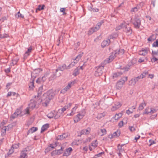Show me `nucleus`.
<instances>
[{
  "mask_svg": "<svg viewBox=\"0 0 158 158\" xmlns=\"http://www.w3.org/2000/svg\"><path fill=\"white\" fill-rule=\"evenodd\" d=\"M32 50V47H30L28 48L27 51L26 52L24 55V59H26L30 55V53L31 52Z\"/></svg>",
  "mask_w": 158,
  "mask_h": 158,
  "instance_id": "nucleus-21",
  "label": "nucleus"
},
{
  "mask_svg": "<svg viewBox=\"0 0 158 158\" xmlns=\"http://www.w3.org/2000/svg\"><path fill=\"white\" fill-rule=\"evenodd\" d=\"M18 61V60L17 59H16V60H12V63L10 64L11 65H14V64H16L17 63Z\"/></svg>",
  "mask_w": 158,
  "mask_h": 158,
  "instance_id": "nucleus-56",
  "label": "nucleus"
},
{
  "mask_svg": "<svg viewBox=\"0 0 158 158\" xmlns=\"http://www.w3.org/2000/svg\"><path fill=\"white\" fill-rule=\"evenodd\" d=\"M151 61L152 62H154L155 61H156L158 59L154 57H153V58L151 59Z\"/></svg>",
  "mask_w": 158,
  "mask_h": 158,
  "instance_id": "nucleus-63",
  "label": "nucleus"
},
{
  "mask_svg": "<svg viewBox=\"0 0 158 158\" xmlns=\"http://www.w3.org/2000/svg\"><path fill=\"white\" fill-rule=\"evenodd\" d=\"M85 115V113L84 112L78 114L77 115L75 116L74 118V121L77 123Z\"/></svg>",
  "mask_w": 158,
  "mask_h": 158,
  "instance_id": "nucleus-8",
  "label": "nucleus"
},
{
  "mask_svg": "<svg viewBox=\"0 0 158 158\" xmlns=\"http://www.w3.org/2000/svg\"><path fill=\"white\" fill-rule=\"evenodd\" d=\"M19 94H17L15 92H8L7 94V97H10L11 96H15L16 98H17L19 96Z\"/></svg>",
  "mask_w": 158,
  "mask_h": 158,
  "instance_id": "nucleus-27",
  "label": "nucleus"
},
{
  "mask_svg": "<svg viewBox=\"0 0 158 158\" xmlns=\"http://www.w3.org/2000/svg\"><path fill=\"white\" fill-rule=\"evenodd\" d=\"M115 133H113V134H110L108 135V137L110 139H111L114 137H115L114 136Z\"/></svg>",
  "mask_w": 158,
  "mask_h": 158,
  "instance_id": "nucleus-59",
  "label": "nucleus"
},
{
  "mask_svg": "<svg viewBox=\"0 0 158 158\" xmlns=\"http://www.w3.org/2000/svg\"><path fill=\"white\" fill-rule=\"evenodd\" d=\"M36 102L33 100H31L29 104L28 107L30 109H32L34 108L36 106Z\"/></svg>",
  "mask_w": 158,
  "mask_h": 158,
  "instance_id": "nucleus-17",
  "label": "nucleus"
},
{
  "mask_svg": "<svg viewBox=\"0 0 158 158\" xmlns=\"http://www.w3.org/2000/svg\"><path fill=\"white\" fill-rule=\"evenodd\" d=\"M104 153V152H101L95 155V157L97 158L101 156Z\"/></svg>",
  "mask_w": 158,
  "mask_h": 158,
  "instance_id": "nucleus-61",
  "label": "nucleus"
},
{
  "mask_svg": "<svg viewBox=\"0 0 158 158\" xmlns=\"http://www.w3.org/2000/svg\"><path fill=\"white\" fill-rule=\"evenodd\" d=\"M19 147V144H15L13 145L11 148H17Z\"/></svg>",
  "mask_w": 158,
  "mask_h": 158,
  "instance_id": "nucleus-62",
  "label": "nucleus"
},
{
  "mask_svg": "<svg viewBox=\"0 0 158 158\" xmlns=\"http://www.w3.org/2000/svg\"><path fill=\"white\" fill-rule=\"evenodd\" d=\"M49 127L48 124H45L41 128V132L42 133L46 130Z\"/></svg>",
  "mask_w": 158,
  "mask_h": 158,
  "instance_id": "nucleus-33",
  "label": "nucleus"
},
{
  "mask_svg": "<svg viewBox=\"0 0 158 158\" xmlns=\"http://www.w3.org/2000/svg\"><path fill=\"white\" fill-rule=\"evenodd\" d=\"M117 36V35L116 34H112L110 36L109 39L115 38Z\"/></svg>",
  "mask_w": 158,
  "mask_h": 158,
  "instance_id": "nucleus-52",
  "label": "nucleus"
},
{
  "mask_svg": "<svg viewBox=\"0 0 158 158\" xmlns=\"http://www.w3.org/2000/svg\"><path fill=\"white\" fill-rule=\"evenodd\" d=\"M14 149H10L9 150L8 152L7 153V154L5 155V157L6 158L8 157L9 156L13 153L14 152Z\"/></svg>",
  "mask_w": 158,
  "mask_h": 158,
  "instance_id": "nucleus-32",
  "label": "nucleus"
},
{
  "mask_svg": "<svg viewBox=\"0 0 158 158\" xmlns=\"http://www.w3.org/2000/svg\"><path fill=\"white\" fill-rule=\"evenodd\" d=\"M157 111H158V106H148L143 111V114L151 115L156 113Z\"/></svg>",
  "mask_w": 158,
  "mask_h": 158,
  "instance_id": "nucleus-2",
  "label": "nucleus"
},
{
  "mask_svg": "<svg viewBox=\"0 0 158 158\" xmlns=\"http://www.w3.org/2000/svg\"><path fill=\"white\" fill-rule=\"evenodd\" d=\"M133 24L136 28H139L141 25L140 20L139 19L135 18V19L134 22H133Z\"/></svg>",
  "mask_w": 158,
  "mask_h": 158,
  "instance_id": "nucleus-13",
  "label": "nucleus"
},
{
  "mask_svg": "<svg viewBox=\"0 0 158 158\" xmlns=\"http://www.w3.org/2000/svg\"><path fill=\"white\" fill-rule=\"evenodd\" d=\"M70 68V67H69V66L67 67L65 64H64L62 66L58 67V69H56V71L57 72L58 70L63 71L65 69H69Z\"/></svg>",
  "mask_w": 158,
  "mask_h": 158,
  "instance_id": "nucleus-20",
  "label": "nucleus"
},
{
  "mask_svg": "<svg viewBox=\"0 0 158 158\" xmlns=\"http://www.w3.org/2000/svg\"><path fill=\"white\" fill-rule=\"evenodd\" d=\"M110 39H108L106 40H104L101 44V46L102 48L108 46L110 44Z\"/></svg>",
  "mask_w": 158,
  "mask_h": 158,
  "instance_id": "nucleus-16",
  "label": "nucleus"
},
{
  "mask_svg": "<svg viewBox=\"0 0 158 158\" xmlns=\"http://www.w3.org/2000/svg\"><path fill=\"white\" fill-rule=\"evenodd\" d=\"M55 111H52L48 114L47 115V117L50 118H55Z\"/></svg>",
  "mask_w": 158,
  "mask_h": 158,
  "instance_id": "nucleus-30",
  "label": "nucleus"
},
{
  "mask_svg": "<svg viewBox=\"0 0 158 158\" xmlns=\"http://www.w3.org/2000/svg\"><path fill=\"white\" fill-rule=\"evenodd\" d=\"M27 150L23 151H21L20 156V158H25L27 157V154L26 152Z\"/></svg>",
  "mask_w": 158,
  "mask_h": 158,
  "instance_id": "nucleus-24",
  "label": "nucleus"
},
{
  "mask_svg": "<svg viewBox=\"0 0 158 158\" xmlns=\"http://www.w3.org/2000/svg\"><path fill=\"white\" fill-rule=\"evenodd\" d=\"M148 51L149 50L148 48H142L139 51V54L140 55L144 56L148 54Z\"/></svg>",
  "mask_w": 158,
  "mask_h": 158,
  "instance_id": "nucleus-12",
  "label": "nucleus"
},
{
  "mask_svg": "<svg viewBox=\"0 0 158 158\" xmlns=\"http://www.w3.org/2000/svg\"><path fill=\"white\" fill-rule=\"evenodd\" d=\"M156 37L155 35H152L148 39V40L149 41H151L153 40L156 39Z\"/></svg>",
  "mask_w": 158,
  "mask_h": 158,
  "instance_id": "nucleus-43",
  "label": "nucleus"
},
{
  "mask_svg": "<svg viewBox=\"0 0 158 158\" xmlns=\"http://www.w3.org/2000/svg\"><path fill=\"white\" fill-rule=\"evenodd\" d=\"M133 110H131V109H130L129 108L128 110H127L126 111V113L129 115V114H132V113H133Z\"/></svg>",
  "mask_w": 158,
  "mask_h": 158,
  "instance_id": "nucleus-54",
  "label": "nucleus"
},
{
  "mask_svg": "<svg viewBox=\"0 0 158 158\" xmlns=\"http://www.w3.org/2000/svg\"><path fill=\"white\" fill-rule=\"evenodd\" d=\"M61 112V111L60 110H59L57 112L55 111V119L58 118L63 115Z\"/></svg>",
  "mask_w": 158,
  "mask_h": 158,
  "instance_id": "nucleus-23",
  "label": "nucleus"
},
{
  "mask_svg": "<svg viewBox=\"0 0 158 158\" xmlns=\"http://www.w3.org/2000/svg\"><path fill=\"white\" fill-rule=\"evenodd\" d=\"M63 149H60L58 150H57V155H59L63 152Z\"/></svg>",
  "mask_w": 158,
  "mask_h": 158,
  "instance_id": "nucleus-51",
  "label": "nucleus"
},
{
  "mask_svg": "<svg viewBox=\"0 0 158 158\" xmlns=\"http://www.w3.org/2000/svg\"><path fill=\"white\" fill-rule=\"evenodd\" d=\"M79 73V69L78 68H76L74 70L73 75L74 76H76L77 75H78Z\"/></svg>",
  "mask_w": 158,
  "mask_h": 158,
  "instance_id": "nucleus-39",
  "label": "nucleus"
},
{
  "mask_svg": "<svg viewBox=\"0 0 158 158\" xmlns=\"http://www.w3.org/2000/svg\"><path fill=\"white\" fill-rule=\"evenodd\" d=\"M146 105V104L145 102H141L139 104V106L138 108V110L139 111H141L142 110Z\"/></svg>",
  "mask_w": 158,
  "mask_h": 158,
  "instance_id": "nucleus-22",
  "label": "nucleus"
},
{
  "mask_svg": "<svg viewBox=\"0 0 158 158\" xmlns=\"http://www.w3.org/2000/svg\"><path fill=\"white\" fill-rule=\"evenodd\" d=\"M77 82L76 80H74L71 82H69L68 84V85L63 89L61 90V93H65L69 90L71 87L72 86L74 85Z\"/></svg>",
  "mask_w": 158,
  "mask_h": 158,
  "instance_id": "nucleus-6",
  "label": "nucleus"
},
{
  "mask_svg": "<svg viewBox=\"0 0 158 158\" xmlns=\"http://www.w3.org/2000/svg\"><path fill=\"white\" fill-rule=\"evenodd\" d=\"M124 124L123 122V121H120L118 124V126L120 127H122Z\"/></svg>",
  "mask_w": 158,
  "mask_h": 158,
  "instance_id": "nucleus-60",
  "label": "nucleus"
},
{
  "mask_svg": "<svg viewBox=\"0 0 158 158\" xmlns=\"http://www.w3.org/2000/svg\"><path fill=\"white\" fill-rule=\"evenodd\" d=\"M129 129L131 131H134L135 130V128L133 126L130 127Z\"/></svg>",
  "mask_w": 158,
  "mask_h": 158,
  "instance_id": "nucleus-64",
  "label": "nucleus"
},
{
  "mask_svg": "<svg viewBox=\"0 0 158 158\" xmlns=\"http://www.w3.org/2000/svg\"><path fill=\"white\" fill-rule=\"evenodd\" d=\"M15 17L16 18H22L23 19L24 17L23 15L19 11L17 14L15 15Z\"/></svg>",
  "mask_w": 158,
  "mask_h": 158,
  "instance_id": "nucleus-36",
  "label": "nucleus"
},
{
  "mask_svg": "<svg viewBox=\"0 0 158 158\" xmlns=\"http://www.w3.org/2000/svg\"><path fill=\"white\" fill-rule=\"evenodd\" d=\"M65 8H61L60 9V11L63 13V15H64L66 14L65 12Z\"/></svg>",
  "mask_w": 158,
  "mask_h": 158,
  "instance_id": "nucleus-50",
  "label": "nucleus"
},
{
  "mask_svg": "<svg viewBox=\"0 0 158 158\" xmlns=\"http://www.w3.org/2000/svg\"><path fill=\"white\" fill-rule=\"evenodd\" d=\"M148 74V72H143L139 76L137 77L138 78V80L139 79H143L146 77V75Z\"/></svg>",
  "mask_w": 158,
  "mask_h": 158,
  "instance_id": "nucleus-25",
  "label": "nucleus"
},
{
  "mask_svg": "<svg viewBox=\"0 0 158 158\" xmlns=\"http://www.w3.org/2000/svg\"><path fill=\"white\" fill-rule=\"evenodd\" d=\"M8 129V126H4L2 127L1 131L3 133H6L7 130Z\"/></svg>",
  "mask_w": 158,
  "mask_h": 158,
  "instance_id": "nucleus-45",
  "label": "nucleus"
},
{
  "mask_svg": "<svg viewBox=\"0 0 158 158\" xmlns=\"http://www.w3.org/2000/svg\"><path fill=\"white\" fill-rule=\"evenodd\" d=\"M51 154L52 156L57 155V150L53 151L52 152H51Z\"/></svg>",
  "mask_w": 158,
  "mask_h": 158,
  "instance_id": "nucleus-57",
  "label": "nucleus"
},
{
  "mask_svg": "<svg viewBox=\"0 0 158 158\" xmlns=\"http://www.w3.org/2000/svg\"><path fill=\"white\" fill-rule=\"evenodd\" d=\"M117 56V53L115 52H113L109 57L105 61V63H108L112 61Z\"/></svg>",
  "mask_w": 158,
  "mask_h": 158,
  "instance_id": "nucleus-7",
  "label": "nucleus"
},
{
  "mask_svg": "<svg viewBox=\"0 0 158 158\" xmlns=\"http://www.w3.org/2000/svg\"><path fill=\"white\" fill-rule=\"evenodd\" d=\"M91 131V129L90 127H88L86 129H84L81 130L80 131L81 135H89Z\"/></svg>",
  "mask_w": 158,
  "mask_h": 158,
  "instance_id": "nucleus-11",
  "label": "nucleus"
},
{
  "mask_svg": "<svg viewBox=\"0 0 158 158\" xmlns=\"http://www.w3.org/2000/svg\"><path fill=\"white\" fill-rule=\"evenodd\" d=\"M68 136V134H64L62 135H60L58 139L60 140H63L64 139L66 138Z\"/></svg>",
  "mask_w": 158,
  "mask_h": 158,
  "instance_id": "nucleus-34",
  "label": "nucleus"
},
{
  "mask_svg": "<svg viewBox=\"0 0 158 158\" xmlns=\"http://www.w3.org/2000/svg\"><path fill=\"white\" fill-rule=\"evenodd\" d=\"M31 109L28 107H27L23 111H22V114L21 116H23L25 115H29L30 114V110Z\"/></svg>",
  "mask_w": 158,
  "mask_h": 158,
  "instance_id": "nucleus-19",
  "label": "nucleus"
},
{
  "mask_svg": "<svg viewBox=\"0 0 158 158\" xmlns=\"http://www.w3.org/2000/svg\"><path fill=\"white\" fill-rule=\"evenodd\" d=\"M103 67L102 66H99L97 68V70L95 73V75L96 76H99L101 75L103 73Z\"/></svg>",
  "mask_w": 158,
  "mask_h": 158,
  "instance_id": "nucleus-10",
  "label": "nucleus"
},
{
  "mask_svg": "<svg viewBox=\"0 0 158 158\" xmlns=\"http://www.w3.org/2000/svg\"><path fill=\"white\" fill-rule=\"evenodd\" d=\"M54 94L52 90H50L44 94L42 97L40 102H42L44 106H47L50 101L53 98Z\"/></svg>",
  "mask_w": 158,
  "mask_h": 158,
  "instance_id": "nucleus-1",
  "label": "nucleus"
},
{
  "mask_svg": "<svg viewBox=\"0 0 158 158\" xmlns=\"http://www.w3.org/2000/svg\"><path fill=\"white\" fill-rule=\"evenodd\" d=\"M113 133L115 134V135L114 134V136L115 137H118L120 135V132L119 131H116L114 132Z\"/></svg>",
  "mask_w": 158,
  "mask_h": 158,
  "instance_id": "nucleus-55",
  "label": "nucleus"
},
{
  "mask_svg": "<svg viewBox=\"0 0 158 158\" xmlns=\"http://www.w3.org/2000/svg\"><path fill=\"white\" fill-rule=\"evenodd\" d=\"M152 46L155 47H158V41H156L154 42L152 44Z\"/></svg>",
  "mask_w": 158,
  "mask_h": 158,
  "instance_id": "nucleus-58",
  "label": "nucleus"
},
{
  "mask_svg": "<svg viewBox=\"0 0 158 158\" xmlns=\"http://www.w3.org/2000/svg\"><path fill=\"white\" fill-rule=\"evenodd\" d=\"M8 37V35L6 34H1L0 35V39H3L5 38H7Z\"/></svg>",
  "mask_w": 158,
  "mask_h": 158,
  "instance_id": "nucleus-49",
  "label": "nucleus"
},
{
  "mask_svg": "<svg viewBox=\"0 0 158 158\" xmlns=\"http://www.w3.org/2000/svg\"><path fill=\"white\" fill-rule=\"evenodd\" d=\"M79 104H75L74 106L71 109V112L68 113L67 114V115L69 116H73L76 113L77 110L79 107Z\"/></svg>",
  "mask_w": 158,
  "mask_h": 158,
  "instance_id": "nucleus-9",
  "label": "nucleus"
},
{
  "mask_svg": "<svg viewBox=\"0 0 158 158\" xmlns=\"http://www.w3.org/2000/svg\"><path fill=\"white\" fill-rule=\"evenodd\" d=\"M123 30L128 35H130L132 33V30L131 29L129 24L126 22L124 23V25L123 28Z\"/></svg>",
  "mask_w": 158,
  "mask_h": 158,
  "instance_id": "nucleus-5",
  "label": "nucleus"
},
{
  "mask_svg": "<svg viewBox=\"0 0 158 158\" xmlns=\"http://www.w3.org/2000/svg\"><path fill=\"white\" fill-rule=\"evenodd\" d=\"M115 52L117 53V55H122L124 53V51L123 49H120L118 51H116Z\"/></svg>",
  "mask_w": 158,
  "mask_h": 158,
  "instance_id": "nucleus-40",
  "label": "nucleus"
},
{
  "mask_svg": "<svg viewBox=\"0 0 158 158\" xmlns=\"http://www.w3.org/2000/svg\"><path fill=\"white\" fill-rule=\"evenodd\" d=\"M72 105V103H69L66 104L64 107L67 109L70 108Z\"/></svg>",
  "mask_w": 158,
  "mask_h": 158,
  "instance_id": "nucleus-47",
  "label": "nucleus"
},
{
  "mask_svg": "<svg viewBox=\"0 0 158 158\" xmlns=\"http://www.w3.org/2000/svg\"><path fill=\"white\" fill-rule=\"evenodd\" d=\"M81 142L80 140H75L72 143V145L73 146L76 145H78L81 143Z\"/></svg>",
  "mask_w": 158,
  "mask_h": 158,
  "instance_id": "nucleus-42",
  "label": "nucleus"
},
{
  "mask_svg": "<svg viewBox=\"0 0 158 158\" xmlns=\"http://www.w3.org/2000/svg\"><path fill=\"white\" fill-rule=\"evenodd\" d=\"M122 115L123 114L121 113L116 114L114 117V118L115 120H118L122 117Z\"/></svg>",
  "mask_w": 158,
  "mask_h": 158,
  "instance_id": "nucleus-29",
  "label": "nucleus"
},
{
  "mask_svg": "<svg viewBox=\"0 0 158 158\" xmlns=\"http://www.w3.org/2000/svg\"><path fill=\"white\" fill-rule=\"evenodd\" d=\"M149 146H151L153 144L156 143V142L155 141L152 140V139L149 140Z\"/></svg>",
  "mask_w": 158,
  "mask_h": 158,
  "instance_id": "nucleus-48",
  "label": "nucleus"
},
{
  "mask_svg": "<svg viewBox=\"0 0 158 158\" xmlns=\"http://www.w3.org/2000/svg\"><path fill=\"white\" fill-rule=\"evenodd\" d=\"M98 30L97 29V27H95L90 29L88 32V34L89 35H91L94 32L97 31Z\"/></svg>",
  "mask_w": 158,
  "mask_h": 158,
  "instance_id": "nucleus-26",
  "label": "nucleus"
},
{
  "mask_svg": "<svg viewBox=\"0 0 158 158\" xmlns=\"http://www.w3.org/2000/svg\"><path fill=\"white\" fill-rule=\"evenodd\" d=\"M98 143L97 140H95L91 144V146H90V148H96L98 145Z\"/></svg>",
  "mask_w": 158,
  "mask_h": 158,
  "instance_id": "nucleus-38",
  "label": "nucleus"
},
{
  "mask_svg": "<svg viewBox=\"0 0 158 158\" xmlns=\"http://www.w3.org/2000/svg\"><path fill=\"white\" fill-rule=\"evenodd\" d=\"M107 131L105 128H101L99 129L98 131V134L100 136H102L106 134Z\"/></svg>",
  "mask_w": 158,
  "mask_h": 158,
  "instance_id": "nucleus-15",
  "label": "nucleus"
},
{
  "mask_svg": "<svg viewBox=\"0 0 158 158\" xmlns=\"http://www.w3.org/2000/svg\"><path fill=\"white\" fill-rule=\"evenodd\" d=\"M125 23L124 22L123 23L121 24L118 26L116 27L115 28V30L116 31H118L120 30V29L123 30V26L124 25V23Z\"/></svg>",
  "mask_w": 158,
  "mask_h": 158,
  "instance_id": "nucleus-35",
  "label": "nucleus"
},
{
  "mask_svg": "<svg viewBox=\"0 0 158 158\" xmlns=\"http://www.w3.org/2000/svg\"><path fill=\"white\" fill-rule=\"evenodd\" d=\"M29 88L30 89H32L34 87V81L32 80L31 81L29 84Z\"/></svg>",
  "mask_w": 158,
  "mask_h": 158,
  "instance_id": "nucleus-41",
  "label": "nucleus"
},
{
  "mask_svg": "<svg viewBox=\"0 0 158 158\" xmlns=\"http://www.w3.org/2000/svg\"><path fill=\"white\" fill-rule=\"evenodd\" d=\"M72 149H66V151L64 152L63 156H69L73 151Z\"/></svg>",
  "mask_w": 158,
  "mask_h": 158,
  "instance_id": "nucleus-28",
  "label": "nucleus"
},
{
  "mask_svg": "<svg viewBox=\"0 0 158 158\" xmlns=\"http://www.w3.org/2000/svg\"><path fill=\"white\" fill-rule=\"evenodd\" d=\"M138 81V78H137V77L133 78L129 81V85H134Z\"/></svg>",
  "mask_w": 158,
  "mask_h": 158,
  "instance_id": "nucleus-18",
  "label": "nucleus"
},
{
  "mask_svg": "<svg viewBox=\"0 0 158 158\" xmlns=\"http://www.w3.org/2000/svg\"><path fill=\"white\" fill-rule=\"evenodd\" d=\"M22 111L21 108L17 109L16 111L15 112L14 114L17 115H20L21 116Z\"/></svg>",
  "mask_w": 158,
  "mask_h": 158,
  "instance_id": "nucleus-37",
  "label": "nucleus"
},
{
  "mask_svg": "<svg viewBox=\"0 0 158 158\" xmlns=\"http://www.w3.org/2000/svg\"><path fill=\"white\" fill-rule=\"evenodd\" d=\"M83 54V52L79 54L76 58L75 59L73 60V61L69 65V67L72 68L75 65L77 64L81 57L82 56Z\"/></svg>",
  "mask_w": 158,
  "mask_h": 158,
  "instance_id": "nucleus-4",
  "label": "nucleus"
},
{
  "mask_svg": "<svg viewBox=\"0 0 158 158\" xmlns=\"http://www.w3.org/2000/svg\"><path fill=\"white\" fill-rule=\"evenodd\" d=\"M127 80V77H124L121 79L116 84V88L118 89H120L125 82Z\"/></svg>",
  "mask_w": 158,
  "mask_h": 158,
  "instance_id": "nucleus-3",
  "label": "nucleus"
},
{
  "mask_svg": "<svg viewBox=\"0 0 158 158\" xmlns=\"http://www.w3.org/2000/svg\"><path fill=\"white\" fill-rule=\"evenodd\" d=\"M104 116V115L103 114H102V113L99 114L97 115L96 118L98 119H100L102 117H103Z\"/></svg>",
  "mask_w": 158,
  "mask_h": 158,
  "instance_id": "nucleus-46",
  "label": "nucleus"
},
{
  "mask_svg": "<svg viewBox=\"0 0 158 158\" xmlns=\"http://www.w3.org/2000/svg\"><path fill=\"white\" fill-rule=\"evenodd\" d=\"M37 130L38 128L36 127H32L28 131V134H32L36 131Z\"/></svg>",
  "mask_w": 158,
  "mask_h": 158,
  "instance_id": "nucleus-31",
  "label": "nucleus"
},
{
  "mask_svg": "<svg viewBox=\"0 0 158 158\" xmlns=\"http://www.w3.org/2000/svg\"><path fill=\"white\" fill-rule=\"evenodd\" d=\"M45 6L44 5H43L42 6L41 5H39L38 6V8L36 10V12L37 11V10H41L44 9V7Z\"/></svg>",
  "mask_w": 158,
  "mask_h": 158,
  "instance_id": "nucleus-44",
  "label": "nucleus"
},
{
  "mask_svg": "<svg viewBox=\"0 0 158 158\" xmlns=\"http://www.w3.org/2000/svg\"><path fill=\"white\" fill-rule=\"evenodd\" d=\"M152 54L153 56L158 55V50L156 51H153L152 52Z\"/></svg>",
  "mask_w": 158,
  "mask_h": 158,
  "instance_id": "nucleus-53",
  "label": "nucleus"
},
{
  "mask_svg": "<svg viewBox=\"0 0 158 158\" xmlns=\"http://www.w3.org/2000/svg\"><path fill=\"white\" fill-rule=\"evenodd\" d=\"M122 106V104L119 102L116 103L114 106H113L111 109L112 111H114L120 108Z\"/></svg>",
  "mask_w": 158,
  "mask_h": 158,
  "instance_id": "nucleus-14",
  "label": "nucleus"
}]
</instances>
